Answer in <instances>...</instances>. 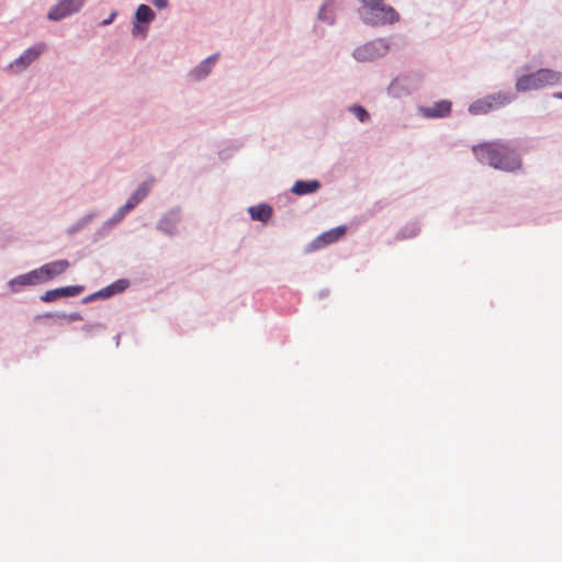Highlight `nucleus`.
<instances>
[{
	"mask_svg": "<svg viewBox=\"0 0 562 562\" xmlns=\"http://www.w3.org/2000/svg\"><path fill=\"white\" fill-rule=\"evenodd\" d=\"M69 266L70 263L67 260L60 259L45 263L37 268L36 270L40 276L42 284H44L54 279L55 277L64 273L69 268Z\"/></svg>",
	"mask_w": 562,
	"mask_h": 562,
	"instance_id": "nucleus-12",
	"label": "nucleus"
},
{
	"mask_svg": "<svg viewBox=\"0 0 562 562\" xmlns=\"http://www.w3.org/2000/svg\"><path fill=\"white\" fill-rule=\"evenodd\" d=\"M248 213L254 221L267 222L271 217L272 209L267 204H259L250 206Z\"/></svg>",
	"mask_w": 562,
	"mask_h": 562,
	"instance_id": "nucleus-20",
	"label": "nucleus"
},
{
	"mask_svg": "<svg viewBox=\"0 0 562 562\" xmlns=\"http://www.w3.org/2000/svg\"><path fill=\"white\" fill-rule=\"evenodd\" d=\"M345 233H346L345 226H338V227L331 228L327 232H324L323 234H321L318 237H316L310 244L308 250L311 251V250L319 249L329 244H333L336 240H338L340 237H342Z\"/></svg>",
	"mask_w": 562,
	"mask_h": 562,
	"instance_id": "nucleus-13",
	"label": "nucleus"
},
{
	"mask_svg": "<svg viewBox=\"0 0 562 562\" xmlns=\"http://www.w3.org/2000/svg\"><path fill=\"white\" fill-rule=\"evenodd\" d=\"M131 207L127 204L122 205L116 212L104 223L106 228H112L120 224L124 217L131 212Z\"/></svg>",
	"mask_w": 562,
	"mask_h": 562,
	"instance_id": "nucleus-23",
	"label": "nucleus"
},
{
	"mask_svg": "<svg viewBox=\"0 0 562 562\" xmlns=\"http://www.w3.org/2000/svg\"><path fill=\"white\" fill-rule=\"evenodd\" d=\"M217 58L218 56L215 54L201 60L198 65L190 69L187 75L188 79L195 83L205 80L212 74Z\"/></svg>",
	"mask_w": 562,
	"mask_h": 562,
	"instance_id": "nucleus-9",
	"label": "nucleus"
},
{
	"mask_svg": "<svg viewBox=\"0 0 562 562\" xmlns=\"http://www.w3.org/2000/svg\"><path fill=\"white\" fill-rule=\"evenodd\" d=\"M360 7L358 14L361 21L371 26H383L393 24L400 20L395 9L384 0H358Z\"/></svg>",
	"mask_w": 562,
	"mask_h": 562,
	"instance_id": "nucleus-2",
	"label": "nucleus"
},
{
	"mask_svg": "<svg viewBox=\"0 0 562 562\" xmlns=\"http://www.w3.org/2000/svg\"><path fill=\"white\" fill-rule=\"evenodd\" d=\"M153 183L150 181H145L140 183L128 196L125 204H127L131 210H134L150 192Z\"/></svg>",
	"mask_w": 562,
	"mask_h": 562,
	"instance_id": "nucleus-16",
	"label": "nucleus"
},
{
	"mask_svg": "<svg viewBox=\"0 0 562 562\" xmlns=\"http://www.w3.org/2000/svg\"><path fill=\"white\" fill-rule=\"evenodd\" d=\"M153 5L158 10H165L169 7V0H150Z\"/></svg>",
	"mask_w": 562,
	"mask_h": 562,
	"instance_id": "nucleus-26",
	"label": "nucleus"
},
{
	"mask_svg": "<svg viewBox=\"0 0 562 562\" xmlns=\"http://www.w3.org/2000/svg\"><path fill=\"white\" fill-rule=\"evenodd\" d=\"M44 52L43 45H35L26 48L18 58H15L9 68L15 72L24 71L32 63H34Z\"/></svg>",
	"mask_w": 562,
	"mask_h": 562,
	"instance_id": "nucleus-8",
	"label": "nucleus"
},
{
	"mask_svg": "<svg viewBox=\"0 0 562 562\" xmlns=\"http://www.w3.org/2000/svg\"><path fill=\"white\" fill-rule=\"evenodd\" d=\"M38 284H42V282L36 269L19 274L7 283L11 293H19L26 286H35Z\"/></svg>",
	"mask_w": 562,
	"mask_h": 562,
	"instance_id": "nucleus-10",
	"label": "nucleus"
},
{
	"mask_svg": "<svg viewBox=\"0 0 562 562\" xmlns=\"http://www.w3.org/2000/svg\"><path fill=\"white\" fill-rule=\"evenodd\" d=\"M451 112V102L448 100H440L431 105L419 108V113L424 117L437 119L448 116Z\"/></svg>",
	"mask_w": 562,
	"mask_h": 562,
	"instance_id": "nucleus-14",
	"label": "nucleus"
},
{
	"mask_svg": "<svg viewBox=\"0 0 562 562\" xmlns=\"http://www.w3.org/2000/svg\"><path fill=\"white\" fill-rule=\"evenodd\" d=\"M71 318L72 319H80V316L76 314V315L71 316Z\"/></svg>",
	"mask_w": 562,
	"mask_h": 562,
	"instance_id": "nucleus-29",
	"label": "nucleus"
},
{
	"mask_svg": "<svg viewBox=\"0 0 562 562\" xmlns=\"http://www.w3.org/2000/svg\"><path fill=\"white\" fill-rule=\"evenodd\" d=\"M492 109H497L510 103L515 97L508 92H497L494 94L486 95Z\"/></svg>",
	"mask_w": 562,
	"mask_h": 562,
	"instance_id": "nucleus-21",
	"label": "nucleus"
},
{
	"mask_svg": "<svg viewBox=\"0 0 562 562\" xmlns=\"http://www.w3.org/2000/svg\"><path fill=\"white\" fill-rule=\"evenodd\" d=\"M319 187H321V184L317 180H308V181L297 180L293 184L291 191L294 194L303 195V194H308V193L315 192L316 190L319 189Z\"/></svg>",
	"mask_w": 562,
	"mask_h": 562,
	"instance_id": "nucleus-18",
	"label": "nucleus"
},
{
	"mask_svg": "<svg viewBox=\"0 0 562 562\" xmlns=\"http://www.w3.org/2000/svg\"><path fill=\"white\" fill-rule=\"evenodd\" d=\"M419 87V78L414 75H403L394 78L387 86L389 97L404 99L414 93Z\"/></svg>",
	"mask_w": 562,
	"mask_h": 562,
	"instance_id": "nucleus-6",
	"label": "nucleus"
},
{
	"mask_svg": "<svg viewBox=\"0 0 562 562\" xmlns=\"http://www.w3.org/2000/svg\"><path fill=\"white\" fill-rule=\"evenodd\" d=\"M82 291H83V286H81V285H71V286L59 288V289L46 291L41 296V300L44 302H52L61 296H76L79 293H81Z\"/></svg>",
	"mask_w": 562,
	"mask_h": 562,
	"instance_id": "nucleus-15",
	"label": "nucleus"
},
{
	"mask_svg": "<svg viewBox=\"0 0 562 562\" xmlns=\"http://www.w3.org/2000/svg\"><path fill=\"white\" fill-rule=\"evenodd\" d=\"M92 217H93L92 215H88V216L85 218L83 224H86V223L90 222V221L92 220Z\"/></svg>",
	"mask_w": 562,
	"mask_h": 562,
	"instance_id": "nucleus-28",
	"label": "nucleus"
},
{
	"mask_svg": "<svg viewBox=\"0 0 562 562\" xmlns=\"http://www.w3.org/2000/svg\"><path fill=\"white\" fill-rule=\"evenodd\" d=\"M116 16H117V11H116V10H112V11L110 12L109 16H108L106 19H104V20L100 23V25H101V26H108V25L112 24V23H113V21L116 19Z\"/></svg>",
	"mask_w": 562,
	"mask_h": 562,
	"instance_id": "nucleus-25",
	"label": "nucleus"
},
{
	"mask_svg": "<svg viewBox=\"0 0 562 562\" xmlns=\"http://www.w3.org/2000/svg\"><path fill=\"white\" fill-rule=\"evenodd\" d=\"M181 222V213L179 210H170L165 213L157 223V229L170 237L178 234V226Z\"/></svg>",
	"mask_w": 562,
	"mask_h": 562,
	"instance_id": "nucleus-11",
	"label": "nucleus"
},
{
	"mask_svg": "<svg viewBox=\"0 0 562 562\" xmlns=\"http://www.w3.org/2000/svg\"><path fill=\"white\" fill-rule=\"evenodd\" d=\"M348 111L357 117V120L361 123H367L370 121L371 116L369 112L360 104H352L348 108Z\"/></svg>",
	"mask_w": 562,
	"mask_h": 562,
	"instance_id": "nucleus-24",
	"label": "nucleus"
},
{
	"mask_svg": "<svg viewBox=\"0 0 562 562\" xmlns=\"http://www.w3.org/2000/svg\"><path fill=\"white\" fill-rule=\"evenodd\" d=\"M86 2L87 0H57V2L49 9L47 19L52 22H59L79 13Z\"/></svg>",
	"mask_w": 562,
	"mask_h": 562,
	"instance_id": "nucleus-7",
	"label": "nucleus"
},
{
	"mask_svg": "<svg viewBox=\"0 0 562 562\" xmlns=\"http://www.w3.org/2000/svg\"><path fill=\"white\" fill-rule=\"evenodd\" d=\"M553 98H555V99H562V92H555V93H553Z\"/></svg>",
	"mask_w": 562,
	"mask_h": 562,
	"instance_id": "nucleus-27",
	"label": "nucleus"
},
{
	"mask_svg": "<svg viewBox=\"0 0 562 562\" xmlns=\"http://www.w3.org/2000/svg\"><path fill=\"white\" fill-rule=\"evenodd\" d=\"M475 157L494 169L514 172L521 168L520 155L507 143H484L473 147Z\"/></svg>",
	"mask_w": 562,
	"mask_h": 562,
	"instance_id": "nucleus-1",
	"label": "nucleus"
},
{
	"mask_svg": "<svg viewBox=\"0 0 562 562\" xmlns=\"http://www.w3.org/2000/svg\"><path fill=\"white\" fill-rule=\"evenodd\" d=\"M557 86H562V71L550 68H541L533 72L521 75L516 79L515 83L518 92H528Z\"/></svg>",
	"mask_w": 562,
	"mask_h": 562,
	"instance_id": "nucleus-3",
	"label": "nucleus"
},
{
	"mask_svg": "<svg viewBox=\"0 0 562 562\" xmlns=\"http://www.w3.org/2000/svg\"><path fill=\"white\" fill-rule=\"evenodd\" d=\"M492 105L488 102L487 97L479 99L469 105V113L472 115L486 114L492 111Z\"/></svg>",
	"mask_w": 562,
	"mask_h": 562,
	"instance_id": "nucleus-22",
	"label": "nucleus"
},
{
	"mask_svg": "<svg viewBox=\"0 0 562 562\" xmlns=\"http://www.w3.org/2000/svg\"><path fill=\"white\" fill-rule=\"evenodd\" d=\"M389 50L387 40L379 37L358 45L352 50V58L358 63L369 64L384 57Z\"/></svg>",
	"mask_w": 562,
	"mask_h": 562,
	"instance_id": "nucleus-4",
	"label": "nucleus"
},
{
	"mask_svg": "<svg viewBox=\"0 0 562 562\" xmlns=\"http://www.w3.org/2000/svg\"><path fill=\"white\" fill-rule=\"evenodd\" d=\"M317 19L328 25L335 22V8L331 0H326L318 9Z\"/></svg>",
	"mask_w": 562,
	"mask_h": 562,
	"instance_id": "nucleus-19",
	"label": "nucleus"
},
{
	"mask_svg": "<svg viewBox=\"0 0 562 562\" xmlns=\"http://www.w3.org/2000/svg\"><path fill=\"white\" fill-rule=\"evenodd\" d=\"M156 20V13L148 4H138L131 21V35L135 40H145L148 36L151 23Z\"/></svg>",
	"mask_w": 562,
	"mask_h": 562,
	"instance_id": "nucleus-5",
	"label": "nucleus"
},
{
	"mask_svg": "<svg viewBox=\"0 0 562 562\" xmlns=\"http://www.w3.org/2000/svg\"><path fill=\"white\" fill-rule=\"evenodd\" d=\"M128 286V281L125 279H120L112 284L103 288L92 295V297L97 299H109L115 294L123 292Z\"/></svg>",
	"mask_w": 562,
	"mask_h": 562,
	"instance_id": "nucleus-17",
	"label": "nucleus"
}]
</instances>
